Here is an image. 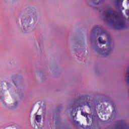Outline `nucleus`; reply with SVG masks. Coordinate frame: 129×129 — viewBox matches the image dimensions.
Segmentation results:
<instances>
[{
	"label": "nucleus",
	"mask_w": 129,
	"mask_h": 129,
	"mask_svg": "<svg viewBox=\"0 0 129 129\" xmlns=\"http://www.w3.org/2000/svg\"><path fill=\"white\" fill-rule=\"evenodd\" d=\"M93 49L99 55H101L103 57H107L112 51V49L111 47H107L106 49L96 48V47H94Z\"/></svg>",
	"instance_id": "1"
},
{
	"label": "nucleus",
	"mask_w": 129,
	"mask_h": 129,
	"mask_svg": "<svg viewBox=\"0 0 129 129\" xmlns=\"http://www.w3.org/2000/svg\"><path fill=\"white\" fill-rule=\"evenodd\" d=\"M35 120L37 122H41L42 120V115L35 114Z\"/></svg>",
	"instance_id": "3"
},
{
	"label": "nucleus",
	"mask_w": 129,
	"mask_h": 129,
	"mask_svg": "<svg viewBox=\"0 0 129 129\" xmlns=\"http://www.w3.org/2000/svg\"><path fill=\"white\" fill-rule=\"evenodd\" d=\"M82 115H84V116H86L87 118V120L88 122V120H89L88 119V117H87V113H86L84 112H82Z\"/></svg>",
	"instance_id": "7"
},
{
	"label": "nucleus",
	"mask_w": 129,
	"mask_h": 129,
	"mask_svg": "<svg viewBox=\"0 0 129 129\" xmlns=\"http://www.w3.org/2000/svg\"><path fill=\"white\" fill-rule=\"evenodd\" d=\"M26 24H30L32 22V17L31 16H28L24 20Z\"/></svg>",
	"instance_id": "2"
},
{
	"label": "nucleus",
	"mask_w": 129,
	"mask_h": 129,
	"mask_svg": "<svg viewBox=\"0 0 129 129\" xmlns=\"http://www.w3.org/2000/svg\"><path fill=\"white\" fill-rule=\"evenodd\" d=\"M33 128L34 129H42L43 128V126L40 125V124H39V126L38 125V124H35L33 126Z\"/></svg>",
	"instance_id": "5"
},
{
	"label": "nucleus",
	"mask_w": 129,
	"mask_h": 129,
	"mask_svg": "<svg viewBox=\"0 0 129 129\" xmlns=\"http://www.w3.org/2000/svg\"><path fill=\"white\" fill-rule=\"evenodd\" d=\"M3 104H4V106H8V104H7V103H6V102H4Z\"/></svg>",
	"instance_id": "8"
},
{
	"label": "nucleus",
	"mask_w": 129,
	"mask_h": 129,
	"mask_svg": "<svg viewBox=\"0 0 129 129\" xmlns=\"http://www.w3.org/2000/svg\"><path fill=\"white\" fill-rule=\"evenodd\" d=\"M100 35H102V34L101 33Z\"/></svg>",
	"instance_id": "9"
},
{
	"label": "nucleus",
	"mask_w": 129,
	"mask_h": 129,
	"mask_svg": "<svg viewBox=\"0 0 129 129\" xmlns=\"http://www.w3.org/2000/svg\"><path fill=\"white\" fill-rule=\"evenodd\" d=\"M98 42L101 45H104V44H106V41L105 40H103V39H102V38H101V37H99L98 38Z\"/></svg>",
	"instance_id": "4"
},
{
	"label": "nucleus",
	"mask_w": 129,
	"mask_h": 129,
	"mask_svg": "<svg viewBox=\"0 0 129 129\" xmlns=\"http://www.w3.org/2000/svg\"><path fill=\"white\" fill-rule=\"evenodd\" d=\"M111 43H112L111 38H110V37H107V45L109 46Z\"/></svg>",
	"instance_id": "6"
},
{
	"label": "nucleus",
	"mask_w": 129,
	"mask_h": 129,
	"mask_svg": "<svg viewBox=\"0 0 129 129\" xmlns=\"http://www.w3.org/2000/svg\"><path fill=\"white\" fill-rule=\"evenodd\" d=\"M129 1V0H128Z\"/></svg>",
	"instance_id": "10"
}]
</instances>
